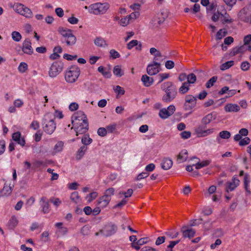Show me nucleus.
I'll list each match as a JSON object with an SVG mask.
<instances>
[{"label": "nucleus", "mask_w": 251, "mask_h": 251, "mask_svg": "<svg viewBox=\"0 0 251 251\" xmlns=\"http://www.w3.org/2000/svg\"><path fill=\"white\" fill-rule=\"evenodd\" d=\"M72 123L75 127L76 136L85 133L88 129L87 120L82 111H78L73 115Z\"/></svg>", "instance_id": "obj_1"}, {"label": "nucleus", "mask_w": 251, "mask_h": 251, "mask_svg": "<svg viewBox=\"0 0 251 251\" xmlns=\"http://www.w3.org/2000/svg\"><path fill=\"white\" fill-rule=\"evenodd\" d=\"M161 88L165 93L162 97L163 101L170 102L175 99L177 95V89L172 82L167 81L163 83Z\"/></svg>", "instance_id": "obj_2"}, {"label": "nucleus", "mask_w": 251, "mask_h": 251, "mask_svg": "<svg viewBox=\"0 0 251 251\" xmlns=\"http://www.w3.org/2000/svg\"><path fill=\"white\" fill-rule=\"evenodd\" d=\"M58 31L62 36L61 40L63 43H66L67 46H73L75 44L76 38L71 29L59 27Z\"/></svg>", "instance_id": "obj_3"}, {"label": "nucleus", "mask_w": 251, "mask_h": 251, "mask_svg": "<svg viewBox=\"0 0 251 251\" xmlns=\"http://www.w3.org/2000/svg\"><path fill=\"white\" fill-rule=\"evenodd\" d=\"M80 73V70L77 66H72L65 72V80L69 83H75L77 80Z\"/></svg>", "instance_id": "obj_4"}, {"label": "nucleus", "mask_w": 251, "mask_h": 251, "mask_svg": "<svg viewBox=\"0 0 251 251\" xmlns=\"http://www.w3.org/2000/svg\"><path fill=\"white\" fill-rule=\"evenodd\" d=\"M52 114L48 113L44 115L42 125L44 131L49 134H51L56 128V124L52 118Z\"/></svg>", "instance_id": "obj_5"}, {"label": "nucleus", "mask_w": 251, "mask_h": 251, "mask_svg": "<svg viewBox=\"0 0 251 251\" xmlns=\"http://www.w3.org/2000/svg\"><path fill=\"white\" fill-rule=\"evenodd\" d=\"M63 64L62 62L55 61L53 62L49 70V75L51 77H55L59 75L63 70Z\"/></svg>", "instance_id": "obj_6"}, {"label": "nucleus", "mask_w": 251, "mask_h": 251, "mask_svg": "<svg viewBox=\"0 0 251 251\" xmlns=\"http://www.w3.org/2000/svg\"><path fill=\"white\" fill-rule=\"evenodd\" d=\"M117 230V226L112 223H108L105 225L103 228L101 230V232L106 236H111Z\"/></svg>", "instance_id": "obj_7"}, {"label": "nucleus", "mask_w": 251, "mask_h": 251, "mask_svg": "<svg viewBox=\"0 0 251 251\" xmlns=\"http://www.w3.org/2000/svg\"><path fill=\"white\" fill-rule=\"evenodd\" d=\"M176 110V107L174 105H170L167 108H162L159 112V116L163 119H166L172 115Z\"/></svg>", "instance_id": "obj_8"}, {"label": "nucleus", "mask_w": 251, "mask_h": 251, "mask_svg": "<svg viewBox=\"0 0 251 251\" xmlns=\"http://www.w3.org/2000/svg\"><path fill=\"white\" fill-rule=\"evenodd\" d=\"M185 100L184 107L186 110H191L196 105L197 98L192 95H187L185 97Z\"/></svg>", "instance_id": "obj_9"}, {"label": "nucleus", "mask_w": 251, "mask_h": 251, "mask_svg": "<svg viewBox=\"0 0 251 251\" xmlns=\"http://www.w3.org/2000/svg\"><path fill=\"white\" fill-rule=\"evenodd\" d=\"M160 64L155 62L154 60L153 63L148 65L147 71L148 74L150 75H155L159 72V67Z\"/></svg>", "instance_id": "obj_10"}, {"label": "nucleus", "mask_w": 251, "mask_h": 251, "mask_svg": "<svg viewBox=\"0 0 251 251\" xmlns=\"http://www.w3.org/2000/svg\"><path fill=\"white\" fill-rule=\"evenodd\" d=\"M195 132L198 137H203L212 134L214 129H204L202 126H200L195 129Z\"/></svg>", "instance_id": "obj_11"}, {"label": "nucleus", "mask_w": 251, "mask_h": 251, "mask_svg": "<svg viewBox=\"0 0 251 251\" xmlns=\"http://www.w3.org/2000/svg\"><path fill=\"white\" fill-rule=\"evenodd\" d=\"M22 50L24 53L28 54H31L33 53V50L31 47V43L29 39L27 38L24 41Z\"/></svg>", "instance_id": "obj_12"}, {"label": "nucleus", "mask_w": 251, "mask_h": 251, "mask_svg": "<svg viewBox=\"0 0 251 251\" xmlns=\"http://www.w3.org/2000/svg\"><path fill=\"white\" fill-rule=\"evenodd\" d=\"M217 118L216 112H212L204 116L201 119V123L203 125H207Z\"/></svg>", "instance_id": "obj_13"}, {"label": "nucleus", "mask_w": 251, "mask_h": 251, "mask_svg": "<svg viewBox=\"0 0 251 251\" xmlns=\"http://www.w3.org/2000/svg\"><path fill=\"white\" fill-rule=\"evenodd\" d=\"M12 137V139L17 144L22 147L25 146V138L22 136L21 133L20 132H16L13 133Z\"/></svg>", "instance_id": "obj_14"}, {"label": "nucleus", "mask_w": 251, "mask_h": 251, "mask_svg": "<svg viewBox=\"0 0 251 251\" xmlns=\"http://www.w3.org/2000/svg\"><path fill=\"white\" fill-rule=\"evenodd\" d=\"M239 184V179L235 176H233L230 182L227 183L226 189L227 192L234 190Z\"/></svg>", "instance_id": "obj_15"}, {"label": "nucleus", "mask_w": 251, "mask_h": 251, "mask_svg": "<svg viewBox=\"0 0 251 251\" xmlns=\"http://www.w3.org/2000/svg\"><path fill=\"white\" fill-rule=\"evenodd\" d=\"M40 204L42 208V211L44 213H48L50 212L49 201L45 197H42L39 201Z\"/></svg>", "instance_id": "obj_16"}, {"label": "nucleus", "mask_w": 251, "mask_h": 251, "mask_svg": "<svg viewBox=\"0 0 251 251\" xmlns=\"http://www.w3.org/2000/svg\"><path fill=\"white\" fill-rule=\"evenodd\" d=\"M181 232H182L183 236L184 238H191L194 236L196 231L191 228L186 226H183L181 228Z\"/></svg>", "instance_id": "obj_17"}, {"label": "nucleus", "mask_w": 251, "mask_h": 251, "mask_svg": "<svg viewBox=\"0 0 251 251\" xmlns=\"http://www.w3.org/2000/svg\"><path fill=\"white\" fill-rule=\"evenodd\" d=\"M225 110L226 112H238L240 110V107L237 104L228 103L225 106Z\"/></svg>", "instance_id": "obj_18"}, {"label": "nucleus", "mask_w": 251, "mask_h": 251, "mask_svg": "<svg viewBox=\"0 0 251 251\" xmlns=\"http://www.w3.org/2000/svg\"><path fill=\"white\" fill-rule=\"evenodd\" d=\"M95 45L99 47L105 48L108 46V44L105 39L101 37H97L94 40Z\"/></svg>", "instance_id": "obj_19"}, {"label": "nucleus", "mask_w": 251, "mask_h": 251, "mask_svg": "<svg viewBox=\"0 0 251 251\" xmlns=\"http://www.w3.org/2000/svg\"><path fill=\"white\" fill-rule=\"evenodd\" d=\"M141 81L145 86L149 87L153 84V79L152 77H150L146 75H143L141 77Z\"/></svg>", "instance_id": "obj_20"}, {"label": "nucleus", "mask_w": 251, "mask_h": 251, "mask_svg": "<svg viewBox=\"0 0 251 251\" xmlns=\"http://www.w3.org/2000/svg\"><path fill=\"white\" fill-rule=\"evenodd\" d=\"M110 200H111L108 199V198H107L106 197L102 196L99 199L98 201V205L101 208H104L108 204Z\"/></svg>", "instance_id": "obj_21"}, {"label": "nucleus", "mask_w": 251, "mask_h": 251, "mask_svg": "<svg viewBox=\"0 0 251 251\" xmlns=\"http://www.w3.org/2000/svg\"><path fill=\"white\" fill-rule=\"evenodd\" d=\"M188 158V152L186 150H182L177 155V161L179 163H182L185 161Z\"/></svg>", "instance_id": "obj_22"}, {"label": "nucleus", "mask_w": 251, "mask_h": 251, "mask_svg": "<svg viewBox=\"0 0 251 251\" xmlns=\"http://www.w3.org/2000/svg\"><path fill=\"white\" fill-rule=\"evenodd\" d=\"M87 149L88 148L87 146H82L80 147L76 151L75 156L76 159L77 160L81 159L85 154V152L87 151Z\"/></svg>", "instance_id": "obj_23"}, {"label": "nucleus", "mask_w": 251, "mask_h": 251, "mask_svg": "<svg viewBox=\"0 0 251 251\" xmlns=\"http://www.w3.org/2000/svg\"><path fill=\"white\" fill-rule=\"evenodd\" d=\"M12 192V187L5 183L2 190L0 191V197L7 196Z\"/></svg>", "instance_id": "obj_24"}, {"label": "nucleus", "mask_w": 251, "mask_h": 251, "mask_svg": "<svg viewBox=\"0 0 251 251\" xmlns=\"http://www.w3.org/2000/svg\"><path fill=\"white\" fill-rule=\"evenodd\" d=\"M161 168L164 170L170 169L173 165V161L169 158H164L161 164Z\"/></svg>", "instance_id": "obj_25"}, {"label": "nucleus", "mask_w": 251, "mask_h": 251, "mask_svg": "<svg viewBox=\"0 0 251 251\" xmlns=\"http://www.w3.org/2000/svg\"><path fill=\"white\" fill-rule=\"evenodd\" d=\"M244 186L246 190V195L248 196L251 194V192L250 190V177L248 175H245L244 177Z\"/></svg>", "instance_id": "obj_26"}, {"label": "nucleus", "mask_w": 251, "mask_h": 251, "mask_svg": "<svg viewBox=\"0 0 251 251\" xmlns=\"http://www.w3.org/2000/svg\"><path fill=\"white\" fill-rule=\"evenodd\" d=\"M55 226L57 228L56 232L61 235H65L68 232V229L67 227L63 226V223L61 222L56 223L55 224Z\"/></svg>", "instance_id": "obj_27"}, {"label": "nucleus", "mask_w": 251, "mask_h": 251, "mask_svg": "<svg viewBox=\"0 0 251 251\" xmlns=\"http://www.w3.org/2000/svg\"><path fill=\"white\" fill-rule=\"evenodd\" d=\"M88 11L94 15H99V2L90 5L88 6Z\"/></svg>", "instance_id": "obj_28"}, {"label": "nucleus", "mask_w": 251, "mask_h": 251, "mask_svg": "<svg viewBox=\"0 0 251 251\" xmlns=\"http://www.w3.org/2000/svg\"><path fill=\"white\" fill-rule=\"evenodd\" d=\"M20 15L28 19L32 18L33 15L31 9L25 6Z\"/></svg>", "instance_id": "obj_29"}, {"label": "nucleus", "mask_w": 251, "mask_h": 251, "mask_svg": "<svg viewBox=\"0 0 251 251\" xmlns=\"http://www.w3.org/2000/svg\"><path fill=\"white\" fill-rule=\"evenodd\" d=\"M70 199L72 201L75 203H79L81 201L77 192H74L72 193L70 196Z\"/></svg>", "instance_id": "obj_30"}, {"label": "nucleus", "mask_w": 251, "mask_h": 251, "mask_svg": "<svg viewBox=\"0 0 251 251\" xmlns=\"http://www.w3.org/2000/svg\"><path fill=\"white\" fill-rule=\"evenodd\" d=\"M231 136L230 133L226 130H223L221 131L219 134V137H217V140L219 142L220 138L224 139H227L230 138Z\"/></svg>", "instance_id": "obj_31"}, {"label": "nucleus", "mask_w": 251, "mask_h": 251, "mask_svg": "<svg viewBox=\"0 0 251 251\" xmlns=\"http://www.w3.org/2000/svg\"><path fill=\"white\" fill-rule=\"evenodd\" d=\"M99 14H103L106 12L107 10L109 8V5L107 3H100L99 2Z\"/></svg>", "instance_id": "obj_32"}, {"label": "nucleus", "mask_w": 251, "mask_h": 251, "mask_svg": "<svg viewBox=\"0 0 251 251\" xmlns=\"http://www.w3.org/2000/svg\"><path fill=\"white\" fill-rule=\"evenodd\" d=\"M19 221L17 218L15 216H12L9 220L8 225V226L11 229L14 228L18 224Z\"/></svg>", "instance_id": "obj_33"}, {"label": "nucleus", "mask_w": 251, "mask_h": 251, "mask_svg": "<svg viewBox=\"0 0 251 251\" xmlns=\"http://www.w3.org/2000/svg\"><path fill=\"white\" fill-rule=\"evenodd\" d=\"M113 73L114 75L118 77H121L124 75V71L122 70L121 66L120 65H117L114 67Z\"/></svg>", "instance_id": "obj_34"}, {"label": "nucleus", "mask_w": 251, "mask_h": 251, "mask_svg": "<svg viewBox=\"0 0 251 251\" xmlns=\"http://www.w3.org/2000/svg\"><path fill=\"white\" fill-rule=\"evenodd\" d=\"M63 146L64 143L63 142H58L54 147L53 153L55 154L57 152L61 151L63 150Z\"/></svg>", "instance_id": "obj_35"}, {"label": "nucleus", "mask_w": 251, "mask_h": 251, "mask_svg": "<svg viewBox=\"0 0 251 251\" xmlns=\"http://www.w3.org/2000/svg\"><path fill=\"white\" fill-rule=\"evenodd\" d=\"M25 6V5L22 3H15L13 4L12 7L16 12L21 14Z\"/></svg>", "instance_id": "obj_36"}, {"label": "nucleus", "mask_w": 251, "mask_h": 251, "mask_svg": "<svg viewBox=\"0 0 251 251\" xmlns=\"http://www.w3.org/2000/svg\"><path fill=\"white\" fill-rule=\"evenodd\" d=\"M98 71L100 73L105 77L109 78L111 76L110 72L107 70L105 68H104L103 66H100L98 67Z\"/></svg>", "instance_id": "obj_37"}, {"label": "nucleus", "mask_w": 251, "mask_h": 251, "mask_svg": "<svg viewBox=\"0 0 251 251\" xmlns=\"http://www.w3.org/2000/svg\"><path fill=\"white\" fill-rule=\"evenodd\" d=\"M150 53L154 56V60H158L159 57H162L160 52L155 48H151L150 50Z\"/></svg>", "instance_id": "obj_38"}, {"label": "nucleus", "mask_w": 251, "mask_h": 251, "mask_svg": "<svg viewBox=\"0 0 251 251\" xmlns=\"http://www.w3.org/2000/svg\"><path fill=\"white\" fill-rule=\"evenodd\" d=\"M221 16L223 17L222 23L224 24H231L233 21V20L231 18L230 16L226 13V12H225V15L221 14Z\"/></svg>", "instance_id": "obj_39"}, {"label": "nucleus", "mask_w": 251, "mask_h": 251, "mask_svg": "<svg viewBox=\"0 0 251 251\" xmlns=\"http://www.w3.org/2000/svg\"><path fill=\"white\" fill-rule=\"evenodd\" d=\"M92 139L89 137L88 134H85L82 138L81 142L83 144V146H87L90 145L92 142Z\"/></svg>", "instance_id": "obj_40"}, {"label": "nucleus", "mask_w": 251, "mask_h": 251, "mask_svg": "<svg viewBox=\"0 0 251 251\" xmlns=\"http://www.w3.org/2000/svg\"><path fill=\"white\" fill-rule=\"evenodd\" d=\"M234 64V62L233 61H227L221 65L220 69L222 71L226 70L233 66Z\"/></svg>", "instance_id": "obj_41"}, {"label": "nucleus", "mask_w": 251, "mask_h": 251, "mask_svg": "<svg viewBox=\"0 0 251 251\" xmlns=\"http://www.w3.org/2000/svg\"><path fill=\"white\" fill-rule=\"evenodd\" d=\"M11 37L12 39L15 42H19L22 39L21 34L18 31H13L11 33Z\"/></svg>", "instance_id": "obj_42"}, {"label": "nucleus", "mask_w": 251, "mask_h": 251, "mask_svg": "<svg viewBox=\"0 0 251 251\" xmlns=\"http://www.w3.org/2000/svg\"><path fill=\"white\" fill-rule=\"evenodd\" d=\"M114 188H109L105 190L103 196L111 200V196L114 194Z\"/></svg>", "instance_id": "obj_43"}, {"label": "nucleus", "mask_w": 251, "mask_h": 251, "mask_svg": "<svg viewBox=\"0 0 251 251\" xmlns=\"http://www.w3.org/2000/svg\"><path fill=\"white\" fill-rule=\"evenodd\" d=\"M210 164V161L208 160L203 161L201 162H198L195 165L196 169H199L205 166H208Z\"/></svg>", "instance_id": "obj_44"}, {"label": "nucleus", "mask_w": 251, "mask_h": 251, "mask_svg": "<svg viewBox=\"0 0 251 251\" xmlns=\"http://www.w3.org/2000/svg\"><path fill=\"white\" fill-rule=\"evenodd\" d=\"M189 89V87L188 86V83L184 82L182 86L179 88V91L180 93L184 94L187 93Z\"/></svg>", "instance_id": "obj_45"}, {"label": "nucleus", "mask_w": 251, "mask_h": 251, "mask_svg": "<svg viewBox=\"0 0 251 251\" xmlns=\"http://www.w3.org/2000/svg\"><path fill=\"white\" fill-rule=\"evenodd\" d=\"M227 33L225 29H220L217 33L216 38L217 40H220L225 37Z\"/></svg>", "instance_id": "obj_46"}, {"label": "nucleus", "mask_w": 251, "mask_h": 251, "mask_svg": "<svg viewBox=\"0 0 251 251\" xmlns=\"http://www.w3.org/2000/svg\"><path fill=\"white\" fill-rule=\"evenodd\" d=\"M187 82L188 84H193L196 81V76L195 74L191 73L187 75Z\"/></svg>", "instance_id": "obj_47"}, {"label": "nucleus", "mask_w": 251, "mask_h": 251, "mask_svg": "<svg viewBox=\"0 0 251 251\" xmlns=\"http://www.w3.org/2000/svg\"><path fill=\"white\" fill-rule=\"evenodd\" d=\"M161 22L160 20L158 19V18L156 17H154L151 22V25L152 26V28L157 27L158 25H160Z\"/></svg>", "instance_id": "obj_48"}, {"label": "nucleus", "mask_w": 251, "mask_h": 251, "mask_svg": "<svg viewBox=\"0 0 251 251\" xmlns=\"http://www.w3.org/2000/svg\"><path fill=\"white\" fill-rule=\"evenodd\" d=\"M110 57L113 59L119 58L120 57V53L114 49H112L109 51Z\"/></svg>", "instance_id": "obj_49"}, {"label": "nucleus", "mask_w": 251, "mask_h": 251, "mask_svg": "<svg viewBox=\"0 0 251 251\" xmlns=\"http://www.w3.org/2000/svg\"><path fill=\"white\" fill-rule=\"evenodd\" d=\"M27 64L25 62H21L18 67V70L21 73H25L27 70Z\"/></svg>", "instance_id": "obj_50"}, {"label": "nucleus", "mask_w": 251, "mask_h": 251, "mask_svg": "<svg viewBox=\"0 0 251 251\" xmlns=\"http://www.w3.org/2000/svg\"><path fill=\"white\" fill-rule=\"evenodd\" d=\"M217 79V76H213L206 83V87L208 88L211 87Z\"/></svg>", "instance_id": "obj_51"}, {"label": "nucleus", "mask_w": 251, "mask_h": 251, "mask_svg": "<svg viewBox=\"0 0 251 251\" xmlns=\"http://www.w3.org/2000/svg\"><path fill=\"white\" fill-rule=\"evenodd\" d=\"M98 196V193L96 192L91 193L89 195L86 197V199L88 201L91 202L94 200Z\"/></svg>", "instance_id": "obj_52"}, {"label": "nucleus", "mask_w": 251, "mask_h": 251, "mask_svg": "<svg viewBox=\"0 0 251 251\" xmlns=\"http://www.w3.org/2000/svg\"><path fill=\"white\" fill-rule=\"evenodd\" d=\"M129 21H130V20L129 19V17L127 16L124 18H122L120 21V24L123 26H125L126 25H128V24L129 23Z\"/></svg>", "instance_id": "obj_53"}, {"label": "nucleus", "mask_w": 251, "mask_h": 251, "mask_svg": "<svg viewBox=\"0 0 251 251\" xmlns=\"http://www.w3.org/2000/svg\"><path fill=\"white\" fill-rule=\"evenodd\" d=\"M138 44V41L136 40H132L129 42L127 45V48L128 50H131L134 47L137 46Z\"/></svg>", "instance_id": "obj_54"}, {"label": "nucleus", "mask_w": 251, "mask_h": 251, "mask_svg": "<svg viewBox=\"0 0 251 251\" xmlns=\"http://www.w3.org/2000/svg\"><path fill=\"white\" fill-rule=\"evenodd\" d=\"M170 75L168 73H161L158 75V77H159V81L158 83H161L164 79L168 78L169 77Z\"/></svg>", "instance_id": "obj_55"}, {"label": "nucleus", "mask_w": 251, "mask_h": 251, "mask_svg": "<svg viewBox=\"0 0 251 251\" xmlns=\"http://www.w3.org/2000/svg\"><path fill=\"white\" fill-rule=\"evenodd\" d=\"M250 139L249 137H245L242 139L239 143V145L241 146L248 145L250 142Z\"/></svg>", "instance_id": "obj_56"}, {"label": "nucleus", "mask_w": 251, "mask_h": 251, "mask_svg": "<svg viewBox=\"0 0 251 251\" xmlns=\"http://www.w3.org/2000/svg\"><path fill=\"white\" fill-rule=\"evenodd\" d=\"M116 124H113L111 125H109L106 126V129L107 132L112 133L116 129Z\"/></svg>", "instance_id": "obj_57"}, {"label": "nucleus", "mask_w": 251, "mask_h": 251, "mask_svg": "<svg viewBox=\"0 0 251 251\" xmlns=\"http://www.w3.org/2000/svg\"><path fill=\"white\" fill-rule=\"evenodd\" d=\"M114 90L116 93L121 95H124L125 92L124 89L119 85L115 86Z\"/></svg>", "instance_id": "obj_58"}, {"label": "nucleus", "mask_w": 251, "mask_h": 251, "mask_svg": "<svg viewBox=\"0 0 251 251\" xmlns=\"http://www.w3.org/2000/svg\"><path fill=\"white\" fill-rule=\"evenodd\" d=\"M97 133L99 136L103 137L107 134V132L106 128L100 127L98 129Z\"/></svg>", "instance_id": "obj_59"}, {"label": "nucleus", "mask_w": 251, "mask_h": 251, "mask_svg": "<svg viewBox=\"0 0 251 251\" xmlns=\"http://www.w3.org/2000/svg\"><path fill=\"white\" fill-rule=\"evenodd\" d=\"M250 67V64L248 62H243L241 64V68L244 71L249 70Z\"/></svg>", "instance_id": "obj_60"}, {"label": "nucleus", "mask_w": 251, "mask_h": 251, "mask_svg": "<svg viewBox=\"0 0 251 251\" xmlns=\"http://www.w3.org/2000/svg\"><path fill=\"white\" fill-rule=\"evenodd\" d=\"M165 66L167 69L170 70L175 67V63L172 60H168L165 62Z\"/></svg>", "instance_id": "obj_61"}, {"label": "nucleus", "mask_w": 251, "mask_h": 251, "mask_svg": "<svg viewBox=\"0 0 251 251\" xmlns=\"http://www.w3.org/2000/svg\"><path fill=\"white\" fill-rule=\"evenodd\" d=\"M191 133L188 131H184L180 133V136L182 139H187L190 137Z\"/></svg>", "instance_id": "obj_62"}, {"label": "nucleus", "mask_w": 251, "mask_h": 251, "mask_svg": "<svg viewBox=\"0 0 251 251\" xmlns=\"http://www.w3.org/2000/svg\"><path fill=\"white\" fill-rule=\"evenodd\" d=\"M140 16V13L138 11H135L131 13L128 16L129 20H135L138 18Z\"/></svg>", "instance_id": "obj_63"}, {"label": "nucleus", "mask_w": 251, "mask_h": 251, "mask_svg": "<svg viewBox=\"0 0 251 251\" xmlns=\"http://www.w3.org/2000/svg\"><path fill=\"white\" fill-rule=\"evenodd\" d=\"M149 176V173L147 172H142L139 174L137 176V179L138 180H140L143 178L147 177Z\"/></svg>", "instance_id": "obj_64"}]
</instances>
